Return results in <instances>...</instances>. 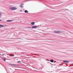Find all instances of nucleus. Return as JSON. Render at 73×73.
<instances>
[{
  "instance_id": "obj_1",
  "label": "nucleus",
  "mask_w": 73,
  "mask_h": 73,
  "mask_svg": "<svg viewBox=\"0 0 73 73\" xmlns=\"http://www.w3.org/2000/svg\"><path fill=\"white\" fill-rule=\"evenodd\" d=\"M9 9L11 10L14 11L15 10H17V8L14 7H11L9 8Z\"/></svg>"
},
{
  "instance_id": "obj_2",
  "label": "nucleus",
  "mask_w": 73,
  "mask_h": 73,
  "mask_svg": "<svg viewBox=\"0 0 73 73\" xmlns=\"http://www.w3.org/2000/svg\"><path fill=\"white\" fill-rule=\"evenodd\" d=\"M61 31H54V33H60Z\"/></svg>"
},
{
  "instance_id": "obj_3",
  "label": "nucleus",
  "mask_w": 73,
  "mask_h": 73,
  "mask_svg": "<svg viewBox=\"0 0 73 73\" xmlns=\"http://www.w3.org/2000/svg\"><path fill=\"white\" fill-rule=\"evenodd\" d=\"M38 27L37 26H33L32 27V28H37Z\"/></svg>"
},
{
  "instance_id": "obj_4",
  "label": "nucleus",
  "mask_w": 73,
  "mask_h": 73,
  "mask_svg": "<svg viewBox=\"0 0 73 73\" xmlns=\"http://www.w3.org/2000/svg\"><path fill=\"white\" fill-rule=\"evenodd\" d=\"M63 62H66L67 63H69V62L68 61H64Z\"/></svg>"
},
{
  "instance_id": "obj_5",
  "label": "nucleus",
  "mask_w": 73,
  "mask_h": 73,
  "mask_svg": "<svg viewBox=\"0 0 73 73\" xmlns=\"http://www.w3.org/2000/svg\"><path fill=\"white\" fill-rule=\"evenodd\" d=\"M31 25H35V22H33L32 23H31Z\"/></svg>"
},
{
  "instance_id": "obj_6",
  "label": "nucleus",
  "mask_w": 73,
  "mask_h": 73,
  "mask_svg": "<svg viewBox=\"0 0 73 73\" xmlns=\"http://www.w3.org/2000/svg\"><path fill=\"white\" fill-rule=\"evenodd\" d=\"M13 21V20H7V22H11V21Z\"/></svg>"
},
{
  "instance_id": "obj_7",
  "label": "nucleus",
  "mask_w": 73,
  "mask_h": 73,
  "mask_svg": "<svg viewBox=\"0 0 73 73\" xmlns=\"http://www.w3.org/2000/svg\"><path fill=\"white\" fill-rule=\"evenodd\" d=\"M25 13H28V11L27 10H25Z\"/></svg>"
},
{
  "instance_id": "obj_8",
  "label": "nucleus",
  "mask_w": 73,
  "mask_h": 73,
  "mask_svg": "<svg viewBox=\"0 0 73 73\" xmlns=\"http://www.w3.org/2000/svg\"><path fill=\"white\" fill-rule=\"evenodd\" d=\"M54 61V60H50V62H53Z\"/></svg>"
},
{
  "instance_id": "obj_9",
  "label": "nucleus",
  "mask_w": 73,
  "mask_h": 73,
  "mask_svg": "<svg viewBox=\"0 0 73 73\" xmlns=\"http://www.w3.org/2000/svg\"><path fill=\"white\" fill-rule=\"evenodd\" d=\"M0 27H4V26L0 25Z\"/></svg>"
},
{
  "instance_id": "obj_10",
  "label": "nucleus",
  "mask_w": 73,
  "mask_h": 73,
  "mask_svg": "<svg viewBox=\"0 0 73 73\" xmlns=\"http://www.w3.org/2000/svg\"><path fill=\"white\" fill-rule=\"evenodd\" d=\"M11 65H13L14 66H17V65H15V64H11Z\"/></svg>"
},
{
  "instance_id": "obj_11",
  "label": "nucleus",
  "mask_w": 73,
  "mask_h": 73,
  "mask_svg": "<svg viewBox=\"0 0 73 73\" xmlns=\"http://www.w3.org/2000/svg\"><path fill=\"white\" fill-rule=\"evenodd\" d=\"M3 60L4 61H6V59L5 58H4V59H3Z\"/></svg>"
},
{
  "instance_id": "obj_12",
  "label": "nucleus",
  "mask_w": 73,
  "mask_h": 73,
  "mask_svg": "<svg viewBox=\"0 0 73 73\" xmlns=\"http://www.w3.org/2000/svg\"><path fill=\"white\" fill-rule=\"evenodd\" d=\"M17 62L18 63H20L21 62H20V61H19Z\"/></svg>"
},
{
  "instance_id": "obj_13",
  "label": "nucleus",
  "mask_w": 73,
  "mask_h": 73,
  "mask_svg": "<svg viewBox=\"0 0 73 73\" xmlns=\"http://www.w3.org/2000/svg\"><path fill=\"white\" fill-rule=\"evenodd\" d=\"M1 55V56H3H3H4V54H0Z\"/></svg>"
},
{
  "instance_id": "obj_14",
  "label": "nucleus",
  "mask_w": 73,
  "mask_h": 73,
  "mask_svg": "<svg viewBox=\"0 0 73 73\" xmlns=\"http://www.w3.org/2000/svg\"><path fill=\"white\" fill-rule=\"evenodd\" d=\"M1 16V13H0V16Z\"/></svg>"
},
{
  "instance_id": "obj_15",
  "label": "nucleus",
  "mask_w": 73,
  "mask_h": 73,
  "mask_svg": "<svg viewBox=\"0 0 73 73\" xmlns=\"http://www.w3.org/2000/svg\"><path fill=\"white\" fill-rule=\"evenodd\" d=\"M11 56H13V55H11Z\"/></svg>"
},
{
  "instance_id": "obj_16",
  "label": "nucleus",
  "mask_w": 73,
  "mask_h": 73,
  "mask_svg": "<svg viewBox=\"0 0 73 73\" xmlns=\"http://www.w3.org/2000/svg\"><path fill=\"white\" fill-rule=\"evenodd\" d=\"M1 21V20L0 19V21Z\"/></svg>"
},
{
  "instance_id": "obj_17",
  "label": "nucleus",
  "mask_w": 73,
  "mask_h": 73,
  "mask_svg": "<svg viewBox=\"0 0 73 73\" xmlns=\"http://www.w3.org/2000/svg\"><path fill=\"white\" fill-rule=\"evenodd\" d=\"M27 28H29V27H27Z\"/></svg>"
},
{
  "instance_id": "obj_18",
  "label": "nucleus",
  "mask_w": 73,
  "mask_h": 73,
  "mask_svg": "<svg viewBox=\"0 0 73 73\" xmlns=\"http://www.w3.org/2000/svg\"><path fill=\"white\" fill-rule=\"evenodd\" d=\"M21 39V40H23V39Z\"/></svg>"
},
{
  "instance_id": "obj_19",
  "label": "nucleus",
  "mask_w": 73,
  "mask_h": 73,
  "mask_svg": "<svg viewBox=\"0 0 73 73\" xmlns=\"http://www.w3.org/2000/svg\"><path fill=\"white\" fill-rule=\"evenodd\" d=\"M40 0V1H41V0Z\"/></svg>"
}]
</instances>
